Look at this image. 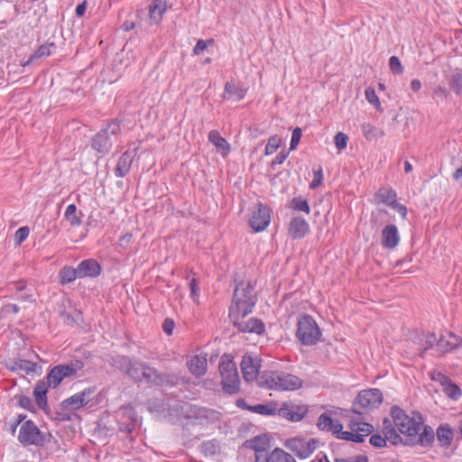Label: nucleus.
<instances>
[{"label":"nucleus","instance_id":"obj_1","mask_svg":"<svg viewBox=\"0 0 462 462\" xmlns=\"http://www.w3.org/2000/svg\"><path fill=\"white\" fill-rule=\"evenodd\" d=\"M391 416L394 426L403 435L400 441L403 445L428 447L433 443L435 439L433 429L424 425L420 412L413 411L411 416H409L400 407L393 406Z\"/></svg>","mask_w":462,"mask_h":462},{"label":"nucleus","instance_id":"obj_2","mask_svg":"<svg viewBox=\"0 0 462 462\" xmlns=\"http://www.w3.org/2000/svg\"><path fill=\"white\" fill-rule=\"evenodd\" d=\"M256 301L254 284L251 282L241 281L235 288L229 313L244 312V315H248L253 311Z\"/></svg>","mask_w":462,"mask_h":462},{"label":"nucleus","instance_id":"obj_3","mask_svg":"<svg viewBox=\"0 0 462 462\" xmlns=\"http://www.w3.org/2000/svg\"><path fill=\"white\" fill-rule=\"evenodd\" d=\"M302 381L296 375L285 372H270L263 375L259 384L268 389L292 391L301 386Z\"/></svg>","mask_w":462,"mask_h":462},{"label":"nucleus","instance_id":"obj_4","mask_svg":"<svg viewBox=\"0 0 462 462\" xmlns=\"http://www.w3.org/2000/svg\"><path fill=\"white\" fill-rule=\"evenodd\" d=\"M296 338L304 346L316 345L321 338V329L316 320L309 314L299 317L297 321Z\"/></svg>","mask_w":462,"mask_h":462},{"label":"nucleus","instance_id":"obj_5","mask_svg":"<svg viewBox=\"0 0 462 462\" xmlns=\"http://www.w3.org/2000/svg\"><path fill=\"white\" fill-rule=\"evenodd\" d=\"M222 390L230 395L236 394L240 390V379L236 363L227 356L221 357L219 362Z\"/></svg>","mask_w":462,"mask_h":462},{"label":"nucleus","instance_id":"obj_6","mask_svg":"<svg viewBox=\"0 0 462 462\" xmlns=\"http://www.w3.org/2000/svg\"><path fill=\"white\" fill-rule=\"evenodd\" d=\"M120 129V123L117 120L111 121L94 135L90 143L91 148L102 154L108 153L114 143L112 137L116 136Z\"/></svg>","mask_w":462,"mask_h":462},{"label":"nucleus","instance_id":"obj_7","mask_svg":"<svg viewBox=\"0 0 462 462\" xmlns=\"http://www.w3.org/2000/svg\"><path fill=\"white\" fill-rule=\"evenodd\" d=\"M383 402V393L379 389L373 388L361 391L352 406L353 412L363 415L377 408Z\"/></svg>","mask_w":462,"mask_h":462},{"label":"nucleus","instance_id":"obj_8","mask_svg":"<svg viewBox=\"0 0 462 462\" xmlns=\"http://www.w3.org/2000/svg\"><path fill=\"white\" fill-rule=\"evenodd\" d=\"M18 440L23 446L42 447L49 439L31 420L24 421L19 430Z\"/></svg>","mask_w":462,"mask_h":462},{"label":"nucleus","instance_id":"obj_9","mask_svg":"<svg viewBox=\"0 0 462 462\" xmlns=\"http://www.w3.org/2000/svg\"><path fill=\"white\" fill-rule=\"evenodd\" d=\"M246 316L247 315H244V312L228 313V318L231 323L238 329V331L242 333H254L256 335L263 334L265 330L263 322L255 318L245 319Z\"/></svg>","mask_w":462,"mask_h":462},{"label":"nucleus","instance_id":"obj_10","mask_svg":"<svg viewBox=\"0 0 462 462\" xmlns=\"http://www.w3.org/2000/svg\"><path fill=\"white\" fill-rule=\"evenodd\" d=\"M319 440L316 439H305L294 438L286 440L285 447L291 450L298 457H309L318 448Z\"/></svg>","mask_w":462,"mask_h":462},{"label":"nucleus","instance_id":"obj_11","mask_svg":"<svg viewBox=\"0 0 462 462\" xmlns=\"http://www.w3.org/2000/svg\"><path fill=\"white\" fill-rule=\"evenodd\" d=\"M308 412L306 405H300L293 402H284L278 409V415L291 421H300Z\"/></svg>","mask_w":462,"mask_h":462},{"label":"nucleus","instance_id":"obj_12","mask_svg":"<svg viewBox=\"0 0 462 462\" xmlns=\"http://www.w3.org/2000/svg\"><path fill=\"white\" fill-rule=\"evenodd\" d=\"M270 220V209L262 202H259L257 204V209L253 212L252 217L249 220L250 226L255 232H261L269 226Z\"/></svg>","mask_w":462,"mask_h":462},{"label":"nucleus","instance_id":"obj_13","mask_svg":"<svg viewBox=\"0 0 462 462\" xmlns=\"http://www.w3.org/2000/svg\"><path fill=\"white\" fill-rule=\"evenodd\" d=\"M460 346H462V339L452 332H447L437 338L436 351L442 355L455 350Z\"/></svg>","mask_w":462,"mask_h":462},{"label":"nucleus","instance_id":"obj_14","mask_svg":"<svg viewBox=\"0 0 462 462\" xmlns=\"http://www.w3.org/2000/svg\"><path fill=\"white\" fill-rule=\"evenodd\" d=\"M193 416L199 424H214L221 420L222 414L217 410L206 407H195Z\"/></svg>","mask_w":462,"mask_h":462},{"label":"nucleus","instance_id":"obj_15","mask_svg":"<svg viewBox=\"0 0 462 462\" xmlns=\"http://www.w3.org/2000/svg\"><path fill=\"white\" fill-rule=\"evenodd\" d=\"M400 239V234L395 225L389 224L383 228L381 244L384 248L394 249Z\"/></svg>","mask_w":462,"mask_h":462},{"label":"nucleus","instance_id":"obj_16","mask_svg":"<svg viewBox=\"0 0 462 462\" xmlns=\"http://www.w3.org/2000/svg\"><path fill=\"white\" fill-rule=\"evenodd\" d=\"M171 8L170 0H153L149 5V18L152 23H159L163 14Z\"/></svg>","mask_w":462,"mask_h":462},{"label":"nucleus","instance_id":"obj_17","mask_svg":"<svg viewBox=\"0 0 462 462\" xmlns=\"http://www.w3.org/2000/svg\"><path fill=\"white\" fill-rule=\"evenodd\" d=\"M77 269L79 278H96L101 273V266L94 259H86L81 261L78 264Z\"/></svg>","mask_w":462,"mask_h":462},{"label":"nucleus","instance_id":"obj_18","mask_svg":"<svg viewBox=\"0 0 462 462\" xmlns=\"http://www.w3.org/2000/svg\"><path fill=\"white\" fill-rule=\"evenodd\" d=\"M288 231L293 239H300L310 232V226L304 218L296 217L290 221Z\"/></svg>","mask_w":462,"mask_h":462},{"label":"nucleus","instance_id":"obj_19","mask_svg":"<svg viewBox=\"0 0 462 462\" xmlns=\"http://www.w3.org/2000/svg\"><path fill=\"white\" fill-rule=\"evenodd\" d=\"M243 377L246 382L256 378L260 365L251 356H245L240 364Z\"/></svg>","mask_w":462,"mask_h":462},{"label":"nucleus","instance_id":"obj_20","mask_svg":"<svg viewBox=\"0 0 462 462\" xmlns=\"http://www.w3.org/2000/svg\"><path fill=\"white\" fill-rule=\"evenodd\" d=\"M317 426L320 430L331 431L334 434L343 430L342 423L338 420H334L328 412L319 417Z\"/></svg>","mask_w":462,"mask_h":462},{"label":"nucleus","instance_id":"obj_21","mask_svg":"<svg viewBox=\"0 0 462 462\" xmlns=\"http://www.w3.org/2000/svg\"><path fill=\"white\" fill-rule=\"evenodd\" d=\"M50 387H52V385L49 384V381L42 380L39 381L33 389V396L35 398L36 404L40 409L44 411L48 407L47 393Z\"/></svg>","mask_w":462,"mask_h":462},{"label":"nucleus","instance_id":"obj_22","mask_svg":"<svg viewBox=\"0 0 462 462\" xmlns=\"http://www.w3.org/2000/svg\"><path fill=\"white\" fill-rule=\"evenodd\" d=\"M133 161V152H125L118 159L117 164L115 168V175L119 178L125 177L131 169Z\"/></svg>","mask_w":462,"mask_h":462},{"label":"nucleus","instance_id":"obj_23","mask_svg":"<svg viewBox=\"0 0 462 462\" xmlns=\"http://www.w3.org/2000/svg\"><path fill=\"white\" fill-rule=\"evenodd\" d=\"M187 366L193 375L200 377L207 372V358L199 355L194 356L187 362Z\"/></svg>","mask_w":462,"mask_h":462},{"label":"nucleus","instance_id":"obj_24","mask_svg":"<svg viewBox=\"0 0 462 462\" xmlns=\"http://www.w3.org/2000/svg\"><path fill=\"white\" fill-rule=\"evenodd\" d=\"M245 89H244L240 85L235 83L234 81H227L225 84L222 97L224 99H230L231 97H235L236 100H241L245 97Z\"/></svg>","mask_w":462,"mask_h":462},{"label":"nucleus","instance_id":"obj_25","mask_svg":"<svg viewBox=\"0 0 462 462\" xmlns=\"http://www.w3.org/2000/svg\"><path fill=\"white\" fill-rule=\"evenodd\" d=\"M208 141L221 152L223 156H226L230 152V144L219 134L218 131L211 130L208 133Z\"/></svg>","mask_w":462,"mask_h":462},{"label":"nucleus","instance_id":"obj_26","mask_svg":"<svg viewBox=\"0 0 462 462\" xmlns=\"http://www.w3.org/2000/svg\"><path fill=\"white\" fill-rule=\"evenodd\" d=\"M245 443L246 447L254 449L255 453L264 452L270 448V439L267 435L255 436Z\"/></svg>","mask_w":462,"mask_h":462},{"label":"nucleus","instance_id":"obj_27","mask_svg":"<svg viewBox=\"0 0 462 462\" xmlns=\"http://www.w3.org/2000/svg\"><path fill=\"white\" fill-rule=\"evenodd\" d=\"M396 192L392 189L381 188L375 193L377 203H383L392 207L396 202Z\"/></svg>","mask_w":462,"mask_h":462},{"label":"nucleus","instance_id":"obj_28","mask_svg":"<svg viewBox=\"0 0 462 462\" xmlns=\"http://www.w3.org/2000/svg\"><path fill=\"white\" fill-rule=\"evenodd\" d=\"M441 378V383L444 386L445 393L453 400H457L461 394V389L455 383H451L448 377L441 374L440 373L438 374Z\"/></svg>","mask_w":462,"mask_h":462},{"label":"nucleus","instance_id":"obj_29","mask_svg":"<svg viewBox=\"0 0 462 462\" xmlns=\"http://www.w3.org/2000/svg\"><path fill=\"white\" fill-rule=\"evenodd\" d=\"M183 378L178 376L175 374L159 373L157 375V381L155 386L161 387H173L177 385Z\"/></svg>","mask_w":462,"mask_h":462},{"label":"nucleus","instance_id":"obj_30","mask_svg":"<svg viewBox=\"0 0 462 462\" xmlns=\"http://www.w3.org/2000/svg\"><path fill=\"white\" fill-rule=\"evenodd\" d=\"M58 277H59V282L62 284V285H65V284H68L69 282H74L77 278H79V274H78V269L77 267L76 268H73L71 266H63L59 273H58Z\"/></svg>","mask_w":462,"mask_h":462},{"label":"nucleus","instance_id":"obj_31","mask_svg":"<svg viewBox=\"0 0 462 462\" xmlns=\"http://www.w3.org/2000/svg\"><path fill=\"white\" fill-rule=\"evenodd\" d=\"M437 439L441 446L448 447L451 444L453 439V431L448 425H441L438 428Z\"/></svg>","mask_w":462,"mask_h":462},{"label":"nucleus","instance_id":"obj_32","mask_svg":"<svg viewBox=\"0 0 462 462\" xmlns=\"http://www.w3.org/2000/svg\"><path fill=\"white\" fill-rule=\"evenodd\" d=\"M38 365L34 362H31L23 359H17L13 362V365L10 367L12 371H24L26 374L36 373Z\"/></svg>","mask_w":462,"mask_h":462},{"label":"nucleus","instance_id":"obj_33","mask_svg":"<svg viewBox=\"0 0 462 462\" xmlns=\"http://www.w3.org/2000/svg\"><path fill=\"white\" fill-rule=\"evenodd\" d=\"M437 337L434 333L421 332L419 336V344L422 347V356L427 350L436 348Z\"/></svg>","mask_w":462,"mask_h":462},{"label":"nucleus","instance_id":"obj_34","mask_svg":"<svg viewBox=\"0 0 462 462\" xmlns=\"http://www.w3.org/2000/svg\"><path fill=\"white\" fill-rule=\"evenodd\" d=\"M58 366L63 370L67 377H72L76 375L79 371L83 369L84 363L79 359H74L69 363L58 365Z\"/></svg>","mask_w":462,"mask_h":462},{"label":"nucleus","instance_id":"obj_35","mask_svg":"<svg viewBox=\"0 0 462 462\" xmlns=\"http://www.w3.org/2000/svg\"><path fill=\"white\" fill-rule=\"evenodd\" d=\"M68 378L63 370L55 365L52 367L46 376V380L49 381V384L52 385V388H56L62 382L63 379Z\"/></svg>","mask_w":462,"mask_h":462},{"label":"nucleus","instance_id":"obj_36","mask_svg":"<svg viewBox=\"0 0 462 462\" xmlns=\"http://www.w3.org/2000/svg\"><path fill=\"white\" fill-rule=\"evenodd\" d=\"M250 411L261 415H278V408L275 402L260 403L253 405L252 408H250Z\"/></svg>","mask_w":462,"mask_h":462},{"label":"nucleus","instance_id":"obj_37","mask_svg":"<svg viewBox=\"0 0 462 462\" xmlns=\"http://www.w3.org/2000/svg\"><path fill=\"white\" fill-rule=\"evenodd\" d=\"M80 216L77 214V207L74 204H70L67 207L64 217L69 223L71 226H79L81 225V216L82 213H79Z\"/></svg>","mask_w":462,"mask_h":462},{"label":"nucleus","instance_id":"obj_38","mask_svg":"<svg viewBox=\"0 0 462 462\" xmlns=\"http://www.w3.org/2000/svg\"><path fill=\"white\" fill-rule=\"evenodd\" d=\"M158 370L154 367L148 365L146 363L142 372L141 382L155 385L157 381Z\"/></svg>","mask_w":462,"mask_h":462},{"label":"nucleus","instance_id":"obj_39","mask_svg":"<svg viewBox=\"0 0 462 462\" xmlns=\"http://www.w3.org/2000/svg\"><path fill=\"white\" fill-rule=\"evenodd\" d=\"M383 426L386 433V438L393 445H397L398 441H402V437L396 433L395 430L392 426V421L389 419H383Z\"/></svg>","mask_w":462,"mask_h":462},{"label":"nucleus","instance_id":"obj_40","mask_svg":"<svg viewBox=\"0 0 462 462\" xmlns=\"http://www.w3.org/2000/svg\"><path fill=\"white\" fill-rule=\"evenodd\" d=\"M61 405L65 410H79L85 406L82 398L79 397V393L64 400L61 402Z\"/></svg>","mask_w":462,"mask_h":462},{"label":"nucleus","instance_id":"obj_41","mask_svg":"<svg viewBox=\"0 0 462 462\" xmlns=\"http://www.w3.org/2000/svg\"><path fill=\"white\" fill-rule=\"evenodd\" d=\"M350 429L351 430L356 431L357 436L364 439L373 431L374 427L371 424L365 422L359 423L351 421Z\"/></svg>","mask_w":462,"mask_h":462},{"label":"nucleus","instance_id":"obj_42","mask_svg":"<svg viewBox=\"0 0 462 462\" xmlns=\"http://www.w3.org/2000/svg\"><path fill=\"white\" fill-rule=\"evenodd\" d=\"M205 456H214L219 451V445L216 439L203 441L199 447Z\"/></svg>","mask_w":462,"mask_h":462},{"label":"nucleus","instance_id":"obj_43","mask_svg":"<svg viewBox=\"0 0 462 462\" xmlns=\"http://www.w3.org/2000/svg\"><path fill=\"white\" fill-rule=\"evenodd\" d=\"M144 365V362L134 361L126 375L131 377L135 382H141V375Z\"/></svg>","mask_w":462,"mask_h":462},{"label":"nucleus","instance_id":"obj_44","mask_svg":"<svg viewBox=\"0 0 462 462\" xmlns=\"http://www.w3.org/2000/svg\"><path fill=\"white\" fill-rule=\"evenodd\" d=\"M115 366L122 371L124 374H127L128 370H130V367L132 364L134 363L133 360H131L128 356H119L115 360Z\"/></svg>","mask_w":462,"mask_h":462},{"label":"nucleus","instance_id":"obj_45","mask_svg":"<svg viewBox=\"0 0 462 462\" xmlns=\"http://www.w3.org/2000/svg\"><path fill=\"white\" fill-rule=\"evenodd\" d=\"M287 452L280 448H274L264 459V462H285Z\"/></svg>","mask_w":462,"mask_h":462},{"label":"nucleus","instance_id":"obj_46","mask_svg":"<svg viewBox=\"0 0 462 462\" xmlns=\"http://www.w3.org/2000/svg\"><path fill=\"white\" fill-rule=\"evenodd\" d=\"M291 208L297 211H302L307 214L310 213V208L306 199H302L300 197H295L291 201Z\"/></svg>","mask_w":462,"mask_h":462},{"label":"nucleus","instance_id":"obj_47","mask_svg":"<svg viewBox=\"0 0 462 462\" xmlns=\"http://www.w3.org/2000/svg\"><path fill=\"white\" fill-rule=\"evenodd\" d=\"M450 88L457 94L462 93V70L452 75L449 80Z\"/></svg>","mask_w":462,"mask_h":462},{"label":"nucleus","instance_id":"obj_48","mask_svg":"<svg viewBox=\"0 0 462 462\" xmlns=\"http://www.w3.org/2000/svg\"><path fill=\"white\" fill-rule=\"evenodd\" d=\"M335 434L337 435V439L349 440V441H353V442L362 443L365 440V439L357 436L356 432L353 431V430L343 431V430H341L340 432H336Z\"/></svg>","mask_w":462,"mask_h":462},{"label":"nucleus","instance_id":"obj_49","mask_svg":"<svg viewBox=\"0 0 462 462\" xmlns=\"http://www.w3.org/2000/svg\"><path fill=\"white\" fill-rule=\"evenodd\" d=\"M282 143V139L278 135H273L268 139V143L265 146V155L273 154L279 147Z\"/></svg>","mask_w":462,"mask_h":462},{"label":"nucleus","instance_id":"obj_50","mask_svg":"<svg viewBox=\"0 0 462 462\" xmlns=\"http://www.w3.org/2000/svg\"><path fill=\"white\" fill-rule=\"evenodd\" d=\"M366 100L374 105L378 111H382L381 103L374 88L369 87L365 91Z\"/></svg>","mask_w":462,"mask_h":462},{"label":"nucleus","instance_id":"obj_51","mask_svg":"<svg viewBox=\"0 0 462 462\" xmlns=\"http://www.w3.org/2000/svg\"><path fill=\"white\" fill-rule=\"evenodd\" d=\"M55 49H56V44L54 42L42 44L36 51L34 57L42 58V57L50 56L52 53L53 50H55Z\"/></svg>","mask_w":462,"mask_h":462},{"label":"nucleus","instance_id":"obj_52","mask_svg":"<svg viewBox=\"0 0 462 462\" xmlns=\"http://www.w3.org/2000/svg\"><path fill=\"white\" fill-rule=\"evenodd\" d=\"M362 130L366 139L370 140L377 138L378 136H382L383 134V133L381 130L372 126L371 125H364L362 126Z\"/></svg>","mask_w":462,"mask_h":462},{"label":"nucleus","instance_id":"obj_53","mask_svg":"<svg viewBox=\"0 0 462 462\" xmlns=\"http://www.w3.org/2000/svg\"><path fill=\"white\" fill-rule=\"evenodd\" d=\"M389 67L393 74L401 75L403 73V67L397 56H392L389 59Z\"/></svg>","mask_w":462,"mask_h":462},{"label":"nucleus","instance_id":"obj_54","mask_svg":"<svg viewBox=\"0 0 462 462\" xmlns=\"http://www.w3.org/2000/svg\"><path fill=\"white\" fill-rule=\"evenodd\" d=\"M30 234V229L28 226H22L16 230L14 233V243L16 245H21L23 241H25Z\"/></svg>","mask_w":462,"mask_h":462},{"label":"nucleus","instance_id":"obj_55","mask_svg":"<svg viewBox=\"0 0 462 462\" xmlns=\"http://www.w3.org/2000/svg\"><path fill=\"white\" fill-rule=\"evenodd\" d=\"M347 141H348V136L342 132H338L334 137L335 145H336L337 149H338L339 151H341L346 147Z\"/></svg>","mask_w":462,"mask_h":462},{"label":"nucleus","instance_id":"obj_56","mask_svg":"<svg viewBox=\"0 0 462 462\" xmlns=\"http://www.w3.org/2000/svg\"><path fill=\"white\" fill-rule=\"evenodd\" d=\"M15 398L18 400L19 405L30 411H32L34 410V404L32 400L25 395H16Z\"/></svg>","mask_w":462,"mask_h":462},{"label":"nucleus","instance_id":"obj_57","mask_svg":"<svg viewBox=\"0 0 462 462\" xmlns=\"http://www.w3.org/2000/svg\"><path fill=\"white\" fill-rule=\"evenodd\" d=\"M97 388L95 386L88 387L81 392H79V397L82 398L83 402L87 405L90 402L94 397V393H96Z\"/></svg>","mask_w":462,"mask_h":462},{"label":"nucleus","instance_id":"obj_58","mask_svg":"<svg viewBox=\"0 0 462 462\" xmlns=\"http://www.w3.org/2000/svg\"><path fill=\"white\" fill-rule=\"evenodd\" d=\"M302 135V131L300 127H295L291 134V139L290 143V151H293L297 148L300 138Z\"/></svg>","mask_w":462,"mask_h":462},{"label":"nucleus","instance_id":"obj_59","mask_svg":"<svg viewBox=\"0 0 462 462\" xmlns=\"http://www.w3.org/2000/svg\"><path fill=\"white\" fill-rule=\"evenodd\" d=\"M386 435V433L384 432ZM387 438L382 437L380 434H374L370 437L369 442L372 446L375 448H383L386 445Z\"/></svg>","mask_w":462,"mask_h":462},{"label":"nucleus","instance_id":"obj_60","mask_svg":"<svg viewBox=\"0 0 462 462\" xmlns=\"http://www.w3.org/2000/svg\"><path fill=\"white\" fill-rule=\"evenodd\" d=\"M323 182V171L322 168L319 166L317 171H314V178L311 183L310 184V188L314 189L320 186Z\"/></svg>","mask_w":462,"mask_h":462},{"label":"nucleus","instance_id":"obj_61","mask_svg":"<svg viewBox=\"0 0 462 462\" xmlns=\"http://www.w3.org/2000/svg\"><path fill=\"white\" fill-rule=\"evenodd\" d=\"M334 462H369L368 458L365 455H357L346 458H335Z\"/></svg>","mask_w":462,"mask_h":462},{"label":"nucleus","instance_id":"obj_62","mask_svg":"<svg viewBox=\"0 0 462 462\" xmlns=\"http://www.w3.org/2000/svg\"><path fill=\"white\" fill-rule=\"evenodd\" d=\"M289 155V152L281 151L276 157L273 160L271 167L274 170L275 165L282 164Z\"/></svg>","mask_w":462,"mask_h":462},{"label":"nucleus","instance_id":"obj_63","mask_svg":"<svg viewBox=\"0 0 462 462\" xmlns=\"http://www.w3.org/2000/svg\"><path fill=\"white\" fill-rule=\"evenodd\" d=\"M208 42L211 43V42H213V41L209 40V41L206 42L204 40H199L193 49V54H195V55L200 54L208 47Z\"/></svg>","mask_w":462,"mask_h":462},{"label":"nucleus","instance_id":"obj_64","mask_svg":"<svg viewBox=\"0 0 462 462\" xmlns=\"http://www.w3.org/2000/svg\"><path fill=\"white\" fill-rule=\"evenodd\" d=\"M174 321L171 319H166L162 323V330L167 335H171L174 328Z\"/></svg>","mask_w":462,"mask_h":462}]
</instances>
